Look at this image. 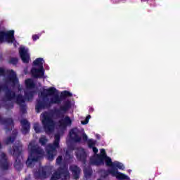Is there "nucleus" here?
I'll return each mask as SVG.
<instances>
[{"label":"nucleus","mask_w":180,"mask_h":180,"mask_svg":"<svg viewBox=\"0 0 180 180\" xmlns=\"http://www.w3.org/2000/svg\"><path fill=\"white\" fill-rule=\"evenodd\" d=\"M61 102V98L57 94V90L54 87L44 89L39 95V100L37 101L36 110L37 113H40V110L50 108L51 105L58 104Z\"/></svg>","instance_id":"obj_1"},{"label":"nucleus","mask_w":180,"mask_h":180,"mask_svg":"<svg viewBox=\"0 0 180 180\" xmlns=\"http://www.w3.org/2000/svg\"><path fill=\"white\" fill-rule=\"evenodd\" d=\"M41 122H42L46 133L50 134L54 130V127H56L60 133H63L67 128V126H71L72 120H71L70 117H65L63 119L59 120L57 124H54L51 114L44 112L41 115Z\"/></svg>","instance_id":"obj_2"},{"label":"nucleus","mask_w":180,"mask_h":180,"mask_svg":"<svg viewBox=\"0 0 180 180\" xmlns=\"http://www.w3.org/2000/svg\"><path fill=\"white\" fill-rule=\"evenodd\" d=\"M30 155L26 162L27 167H33L40 158L44 157V151L36 145L34 141L31 142L28 146Z\"/></svg>","instance_id":"obj_3"},{"label":"nucleus","mask_w":180,"mask_h":180,"mask_svg":"<svg viewBox=\"0 0 180 180\" xmlns=\"http://www.w3.org/2000/svg\"><path fill=\"white\" fill-rule=\"evenodd\" d=\"M105 165H107L108 167H111L112 169L108 171V174H110L112 176H115L117 179H130L126 174L119 172L117 169H115V168H118V169H122V171L124 170V164L117 161L112 162V159L110 158H106Z\"/></svg>","instance_id":"obj_4"},{"label":"nucleus","mask_w":180,"mask_h":180,"mask_svg":"<svg viewBox=\"0 0 180 180\" xmlns=\"http://www.w3.org/2000/svg\"><path fill=\"white\" fill-rule=\"evenodd\" d=\"M34 67L32 68L31 72L35 78H43L44 76V68L43 64H44V60L39 58H37L34 63Z\"/></svg>","instance_id":"obj_5"},{"label":"nucleus","mask_w":180,"mask_h":180,"mask_svg":"<svg viewBox=\"0 0 180 180\" xmlns=\"http://www.w3.org/2000/svg\"><path fill=\"white\" fill-rule=\"evenodd\" d=\"M60 147V135H55V141L53 145H48L46 148V158L51 160L57 155V148Z\"/></svg>","instance_id":"obj_6"},{"label":"nucleus","mask_w":180,"mask_h":180,"mask_svg":"<svg viewBox=\"0 0 180 180\" xmlns=\"http://www.w3.org/2000/svg\"><path fill=\"white\" fill-rule=\"evenodd\" d=\"M70 136L76 143H85L88 140V136L86 134H82L78 129L75 128L70 132ZM82 136V138H81Z\"/></svg>","instance_id":"obj_7"},{"label":"nucleus","mask_w":180,"mask_h":180,"mask_svg":"<svg viewBox=\"0 0 180 180\" xmlns=\"http://www.w3.org/2000/svg\"><path fill=\"white\" fill-rule=\"evenodd\" d=\"M15 31L13 30L0 32V43H4V41L13 43L15 47H16V41H15V37H13Z\"/></svg>","instance_id":"obj_8"},{"label":"nucleus","mask_w":180,"mask_h":180,"mask_svg":"<svg viewBox=\"0 0 180 180\" xmlns=\"http://www.w3.org/2000/svg\"><path fill=\"white\" fill-rule=\"evenodd\" d=\"M8 76L4 80L6 85H11L12 86H19V80L16 77V73L13 70L6 72Z\"/></svg>","instance_id":"obj_9"},{"label":"nucleus","mask_w":180,"mask_h":180,"mask_svg":"<svg viewBox=\"0 0 180 180\" xmlns=\"http://www.w3.org/2000/svg\"><path fill=\"white\" fill-rule=\"evenodd\" d=\"M27 89L25 91V101H30L33 98V89L34 88V83L32 79H28L25 81Z\"/></svg>","instance_id":"obj_10"},{"label":"nucleus","mask_w":180,"mask_h":180,"mask_svg":"<svg viewBox=\"0 0 180 180\" xmlns=\"http://www.w3.org/2000/svg\"><path fill=\"white\" fill-rule=\"evenodd\" d=\"M19 53L22 63H29L30 60V54L29 53V49L25 46H20L19 49Z\"/></svg>","instance_id":"obj_11"},{"label":"nucleus","mask_w":180,"mask_h":180,"mask_svg":"<svg viewBox=\"0 0 180 180\" xmlns=\"http://www.w3.org/2000/svg\"><path fill=\"white\" fill-rule=\"evenodd\" d=\"M6 96L8 101H15L18 103V105H22V103H25V99L22 96H15V93L12 91H8L6 94Z\"/></svg>","instance_id":"obj_12"},{"label":"nucleus","mask_w":180,"mask_h":180,"mask_svg":"<svg viewBox=\"0 0 180 180\" xmlns=\"http://www.w3.org/2000/svg\"><path fill=\"white\" fill-rule=\"evenodd\" d=\"M106 158H109V157L106 156L105 149H101V155H96V160L94 162V164L96 165H101L103 164V161L106 162Z\"/></svg>","instance_id":"obj_13"},{"label":"nucleus","mask_w":180,"mask_h":180,"mask_svg":"<svg viewBox=\"0 0 180 180\" xmlns=\"http://www.w3.org/2000/svg\"><path fill=\"white\" fill-rule=\"evenodd\" d=\"M60 175H61V176H64L65 179H68V178H70V173H68V170L63 169L60 174L58 172H55L52 175V176L51 178V180H58V179H60Z\"/></svg>","instance_id":"obj_14"},{"label":"nucleus","mask_w":180,"mask_h":180,"mask_svg":"<svg viewBox=\"0 0 180 180\" xmlns=\"http://www.w3.org/2000/svg\"><path fill=\"white\" fill-rule=\"evenodd\" d=\"M22 151V144L20 142L17 141L15 146L13 148V151L11 152V154L14 155V157H18V158H20V152Z\"/></svg>","instance_id":"obj_15"},{"label":"nucleus","mask_w":180,"mask_h":180,"mask_svg":"<svg viewBox=\"0 0 180 180\" xmlns=\"http://www.w3.org/2000/svg\"><path fill=\"white\" fill-rule=\"evenodd\" d=\"M76 155L77 160H80V161H84L85 158H86V153H85V150L82 148L77 149Z\"/></svg>","instance_id":"obj_16"},{"label":"nucleus","mask_w":180,"mask_h":180,"mask_svg":"<svg viewBox=\"0 0 180 180\" xmlns=\"http://www.w3.org/2000/svg\"><path fill=\"white\" fill-rule=\"evenodd\" d=\"M0 165L3 169H8L9 167V163H8V160H6L5 153H1V155Z\"/></svg>","instance_id":"obj_17"},{"label":"nucleus","mask_w":180,"mask_h":180,"mask_svg":"<svg viewBox=\"0 0 180 180\" xmlns=\"http://www.w3.org/2000/svg\"><path fill=\"white\" fill-rule=\"evenodd\" d=\"M70 108H71V101H65L64 104L60 106V108L58 110V113H65L68 109H70Z\"/></svg>","instance_id":"obj_18"},{"label":"nucleus","mask_w":180,"mask_h":180,"mask_svg":"<svg viewBox=\"0 0 180 180\" xmlns=\"http://www.w3.org/2000/svg\"><path fill=\"white\" fill-rule=\"evenodd\" d=\"M37 178L44 179L47 176V173L46 172V168L40 167L39 170L34 173Z\"/></svg>","instance_id":"obj_19"},{"label":"nucleus","mask_w":180,"mask_h":180,"mask_svg":"<svg viewBox=\"0 0 180 180\" xmlns=\"http://www.w3.org/2000/svg\"><path fill=\"white\" fill-rule=\"evenodd\" d=\"M21 124L22 126V133H24V134H26V133H27V131H29L30 124L27 122V120H21Z\"/></svg>","instance_id":"obj_20"},{"label":"nucleus","mask_w":180,"mask_h":180,"mask_svg":"<svg viewBox=\"0 0 180 180\" xmlns=\"http://www.w3.org/2000/svg\"><path fill=\"white\" fill-rule=\"evenodd\" d=\"M70 169L74 175L75 179H78L79 178L80 169L77 166H72Z\"/></svg>","instance_id":"obj_21"},{"label":"nucleus","mask_w":180,"mask_h":180,"mask_svg":"<svg viewBox=\"0 0 180 180\" xmlns=\"http://www.w3.org/2000/svg\"><path fill=\"white\" fill-rule=\"evenodd\" d=\"M88 144L90 148H93L94 153L96 154V153H98V148H95V146L96 145V141H94V139H90L88 141Z\"/></svg>","instance_id":"obj_22"},{"label":"nucleus","mask_w":180,"mask_h":180,"mask_svg":"<svg viewBox=\"0 0 180 180\" xmlns=\"http://www.w3.org/2000/svg\"><path fill=\"white\" fill-rule=\"evenodd\" d=\"M13 133L12 137H9L4 141L5 144H11V143L15 141V139H16V131H13Z\"/></svg>","instance_id":"obj_23"},{"label":"nucleus","mask_w":180,"mask_h":180,"mask_svg":"<svg viewBox=\"0 0 180 180\" xmlns=\"http://www.w3.org/2000/svg\"><path fill=\"white\" fill-rule=\"evenodd\" d=\"M92 174V170L91 169H84V176L88 179Z\"/></svg>","instance_id":"obj_24"},{"label":"nucleus","mask_w":180,"mask_h":180,"mask_svg":"<svg viewBox=\"0 0 180 180\" xmlns=\"http://www.w3.org/2000/svg\"><path fill=\"white\" fill-rule=\"evenodd\" d=\"M34 129L35 130L36 133H40L41 131V129H40V125L39 123L34 124Z\"/></svg>","instance_id":"obj_25"},{"label":"nucleus","mask_w":180,"mask_h":180,"mask_svg":"<svg viewBox=\"0 0 180 180\" xmlns=\"http://www.w3.org/2000/svg\"><path fill=\"white\" fill-rule=\"evenodd\" d=\"M39 143H40V144H41V146H44V144H46V143H47V139H46V136H42L39 139Z\"/></svg>","instance_id":"obj_26"},{"label":"nucleus","mask_w":180,"mask_h":180,"mask_svg":"<svg viewBox=\"0 0 180 180\" xmlns=\"http://www.w3.org/2000/svg\"><path fill=\"white\" fill-rule=\"evenodd\" d=\"M89 119H91V115H88L84 121H82L81 123L82 124H88L89 122Z\"/></svg>","instance_id":"obj_27"},{"label":"nucleus","mask_w":180,"mask_h":180,"mask_svg":"<svg viewBox=\"0 0 180 180\" xmlns=\"http://www.w3.org/2000/svg\"><path fill=\"white\" fill-rule=\"evenodd\" d=\"M10 62L11 63V64H13L14 65H16V64H18V58H12L11 59Z\"/></svg>","instance_id":"obj_28"},{"label":"nucleus","mask_w":180,"mask_h":180,"mask_svg":"<svg viewBox=\"0 0 180 180\" xmlns=\"http://www.w3.org/2000/svg\"><path fill=\"white\" fill-rule=\"evenodd\" d=\"M20 166V161L18 160V159L15 160V162L14 164L15 168L18 169V167Z\"/></svg>","instance_id":"obj_29"},{"label":"nucleus","mask_w":180,"mask_h":180,"mask_svg":"<svg viewBox=\"0 0 180 180\" xmlns=\"http://www.w3.org/2000/svg\"><path fill=\"white\" fill-rule=\"evenodd\" d=\"M62 95H63L64 96H71V93L65 91L62 93Z\"/></svg>","instance_id":"obj_30"},{"label":"nucleus","mask_w":180,"mask_h":180,"mask_svg":"<svg viewBox=\"0 0 180 180\" xmlns=\"http://www.w3.org/2000/svg\"><path fill=\"white\" fill-rule=\"evenodd\" d=\"M6 72L4 70V68H0V75H6Z\"/></svg>","instance_id":"obj_31"},{"label":"nucleus","mask_w":180,"mask_h":180,"mask_svg":"<svg viewBox=\"0 0 180 180\" xmlns=\"http://www.w3.org/2000/svg\"><path fill=\"white\" fill-rule=\"evenodd\" d=\"M61 160H63V158L61 156H59L57 159H56V162L57 164H60L61 162Z\"/></svg>","instance_id":"obj_32"},{"label":"nucleus","mask_w":180,"mask_h":180,"mask_svg":"<svg viewBox=\"0 0 180 180\" xmlns=\"http://www.w3.org/2000/svg\"><path fill=\"white\" fill-rule=\"evenodd\" d=\"M38 39H39V35L32 36V39L34 40V41H36V40H38Z\"/></svg>","instance_id":"obj_33"},{"label":"nucleus","mask_w":180,"mask_h":180,"mask_svg":"<svg viewBox=\"0 0 180 180\" xmlns=\"http://www.w3.org/2000/svg\"><path fill=\"white\" fill-rule=\"evenodd\" d=\"M11 123H12V120L11 119L8 120V122H7V124H11Z\"/></svg>","instance_id":"obj_34"},{"label":"nucleus","mask_w":180,"mask_h":180,"mask_svg":"<svg viewBox=\"0 0 180 180\" xmlns=\"http://www.w3.org/2000/svg\"><path fill=\"white\" fill-rule=\"evenodd\" d=\"M66 155H70V153L69 152H66Z\"/></svg>","instance_id":"obj_35"}]
</instances>
